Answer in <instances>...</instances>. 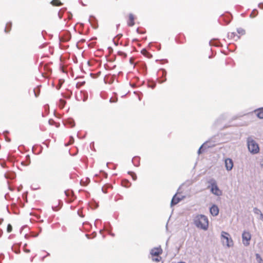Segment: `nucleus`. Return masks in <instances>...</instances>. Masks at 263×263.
I'll list each match as a JSON object with an SVG mask.
<instances>
[{
	"label": "nucleus",
	"instance_id": "obj_1",
	"mask_svg": "<svg viewBox=\"0 0 263 263\" xmlns=\"http://www.w3.org/2000/svg\"><path fill=\"white\" fill-rule=\"evenodd\" d=\"M195 225L200 229L206 230L208 228L209 221L207 217L204 215H197L194 219Z\"/></svg>",
	"mask_w": 263,
	"mask_h": 263
},
{
	"label": "nucleus",
	"instance_id": "obj_2",
	"mask_svg": "<svg viewBox=\"0 0 263 263\" xmlns=\"http://www.w3.org/2000/svg\"><path fill=\"white\" fill-rule=\"evenodd\" d=\"M208 188L210 189L211 192L215 196H221L222 195V191L218 187L216 180L211 178L208 181Z\"/></svg>",
	"mask_w": 263,
	"mask_h": 263
},
{
	"label": "nucleus",
	"instance_id": "obj_3",
	"mask_svg": "<svg viewBox=\"0 0 263 263\" xmlns=\"http://www.w3.org/2000/svg\"><path fill=\"white\" fill-rule=\"evenodd\" d=\"M247 142L248 150L251 154H256L259 153V145L251 137H249L247 138Z\"/></svg>",
	"mask_w": 263,
	"mask_h": 263
},
{
	"label": "nucleus",
	"instance_id": "obj_4",
	"mask_svg": "<svg viewBox=\"0 0 263 263\" xmlns=\"http://www.w3.org/2000/svg\"><path fill=\"white\" fill-rule=\"evenodd\" d=\"M230 235L228 233L222 232L221 240L223 245H226L228 247H230L233 245V240L231 238L229 237Z\"/></svg>",
	"mask_w": 263,
	"mask_h": 263
},
{
	"label": "nucleus",
	"instance_id": "obj_5",
	"mask_svg": "<svg viewBox=\"0 0 263 263\" xmlns=\"http://www.w3.org/2000/svg\"><path fill=\"white\" fill-rule=\"evenodd\" d=\"M166 74L167 72L165 70V69L163 68H161L159 70L157 73V74L158 76L157 81L159 83L161 84L165 82L166 81Z\"/></svg>",
	"mask_w": 263,
	"mask_h": 263
},
{
	"label": "nucleus",
	"instance_id": "obj_6",
	"mask_svg": "<svg viewBox=\"0 0 263 263\" xmlns=\"http://www.w3.org/2000/svg\"><path fill=\"white\" fill-rule=\"evenodd\" d=\"M242 238L243 245L247 246L250 244V240L251 239V235L249 232L244 231L242 234Z\"/></svg>",
	"mask_w": 263,
	"mask_h": 263
},
{
	"label": "nucleus",
	"instance_id": "obj_7",
	"mask_svg": "<svg viewBox=\"0 0 263 263\" xmlns=\"http://www.w3.org/2000/svg\"><path fill=\"white\" fill-rule=\"evenodd\" d=\"M181 190V185L178 187L177 192L173 196L171 202V206L173 207L174 205L177 204L181 201V198L179 197H176L177 194H180L181 193L180 190Z\"/></svg>",
	"mask_w": 263,
	"mask_h": 263
},
{
	"label": "nucleus",
	"instance_id": "obj_8",
	"mask_svg": "<svg viewBox=\"0 0 263 263\" xmlns=\"http://www.w3.org/2000/svg\"><path fill=\"white\" fill-rule=\"evenodd\" d=\"M71 35L69 31H66L63 33L61 35L59 36L60 42H66L71 39Z\"/></svg>",
	"mask_w": 263,
	"mask_h": 263
},
{
	"label": "nucleus",
	"instance_id": "obj_9",
	"mask_svg": "<svg viewBox=\"0 0 263 263\" xmlns=\"http://www.w3.org/2000/svg\"><path fill=\"white\" fill-rule=\"evenodd\" d=\"M162 253V249L161 247H155L152 249L150 251V254L152 257L160 256Z\"/></svg>",
	"mask_w": 263,
	"mask_h": 263
},
{
	"label": "nucleus",
	"instance_id": "obj_10",
	"mask_svg": "<svg viewBox=\"0 0 263 263\" xmlns=\"http://www.w3.org/2000/svg\"><path fill=\"white\" fill-rule=\"evenodd\" d=\"M231 18L232 15L230 13H228L227 15L222 14L220 16L218 21L220 23H221V22L223 21L227 25L230 23Z\"/></svg>",
	"mask_w": 263,
	"mask_h": 263
},
{
	"label": "nucleus",
	"instance_id": "obj_11",
	"mask_svg": "<svg viewBox=\"0 0 263 263\" xmlns=\"http://www.w3.org/2000/svg\"><path fill=\"white\" fill-rule=\"evenodd\" d=\"M116 76L115 75H111L110 74H107L105 76L104 78V81L105 83L107 84H112L115 79Z\"/></svg>",
	"mask_w": 263,
	"mask_h": 263
},
{
	"label": "nucleus",
	"instance_id": "obj_12",
	"mask_svg": "<svg viewBox=\"0 0 263 263\" xmlns=\"http://www.w3.org/2000/svg\"><path fill=\"white\" fill-rule=\"evenodd\" d=\"M88 21L93 28L97 29L98 27V21L95 16L90 15Z\"/></svg>",
	"mask_w": 263,
	"mask_h": 263
},
{
	"label": "nucleus",
	"instance_id": "obj_13",
	"mask_svg": "<svg viewBox=\"0 0 263 263\" xmlns=\"http://www.w3.org/2000/svg\"><path fill=\"white\" fill-rule=\"evenodd\" d=\"M225 166L227 171H230L232 170L233 167V162L232 159L230 158H227L225 160Z\"/></svg>",
	"mask_w": 263,
	"mask_h": 263
},
{
	"label": "nucleus",
	"instance_id": "obj_14",
	"mask_svg": "<svg viewBox=\"0 0 263 263\" xmlns=\"http://www.w3.org/2000/svg\"><path fill=\"white\" fill-rule=\"evenodd\" d=\"M219 208L217 205L215 204H213L210 208V213L213 216H216L219 214Z\"/></svg>",
	"mask_w": 263,
	"mask_h": 263
},
{
	"label": "nucleus",
	"instance_id": "obj_15",
	"mask_svg": "<svg viewBox=\"0 0 263 263\" xmlns=\"http://www.w3.org/2000/svg\"><path fill=\"white\" fill-rule=\"evenodd\" d=\"M22 243H14L12 247H11V250L12 251H13L16 254H20L21 252L20 251V247L21 246Z\"/></svg>",
	"mask_w": 263,
	"mask_h": 263
},
{
	"label": "nucleus",
	"instance_id": "obj_16",
	"mask_svg": "<svg viewBox=\"0 0 263 263\" xmlns=\"http://www.w3.org/2000/svg\"><path fill=\"white\" fill-rule=\"evenodd\" d=\"M64 123L65 125H68L71 127H73L75 126L74 120L72 118H69L65 120L64 122Z\"/></svg>",
	"mask_w": 263,
	"mask_h": 263
},
{
	"label": "nucleus",
	"instance_id": "obj_17",
	"mask_svg": "<svg viewBox=\"0 0 263 263\" xmlns=\"http://www.w3.org/2000/svg\"><path fill=\"white\" fill-rule=\"evenodd\" d=\"M132 162L134 166L136 167L139 166L140 163V157L138 156L134 157L132 160Z\"/></svg>",
	"mask_w": 263,
	"mask_h": 263
},
{
	"label": "nucleus",
	"instance_id": "obj_18",
	"mask_svg": "<svg viewBox=\"0 0 263 263\" xmlns=\"http://www.w3.org/2000/svg\"><path fill=\"white\" fill-rule=\"evenodd\" d=\"M135 17L132 13L129 14V18L127 22V24L129 26L132 27L135 25Z\"/></svg>",
	"mask_w": 263,
	"mask_h": 263
},
{
	"label": "nucleus",
	"instance_id": "obj_19",
	"mask_svg": "<svg viewBox=\"0 0 263 263\" xmlns=\"http://www.w3.org/2000/svg\"><path fill=\"white\" fill-rule=\"evenodd\" d=\"M139 70L140 72H142L143 73H145L146 72L147 67H146V65L145 63H141L139 65Z\"/></svg>",
	"mask_w": 263,
	"mask_h": 263
},
{
	"label": "nucleus",
	"instance_id": "obj_20",
	"mask_svg": "<svg viewBox=\"0 0 263 263\" xmlns=\"http://www.w3.org/2000/svg\"><path fill=\"white\" fill-rule=\"evenodd\" d=\"M226 119V116L225 115H221L220 116L218 119H217L214 125L215 126H218L221 124V122Z\"/></svg>",
	"mask_w": 263,
	"mask_h": 263
},
{
	"label": "nucleus",
	"instance_id": "obj_21",
	"mask_svg": "<svg viewBox=\"0 0 263 263\" xmlns=\"http://www.w3.org/2000/svg\"><path fill=\"white\" fill-rule=\"evenodd\" d=\"M209 44L210 46H214L216 47H218V46H221L220 43L217 39H213V40H211L209 42Z\"/></svg>",
	"mask_w": 263,
	"mask_h": 263
},
{
	"label": "nucleus",
	"instance_id": "obj_22",
	"mask_svg": "<svg viewBox=\"0 0 263 263\" xmlns=\"http://www.w3.org/2000/svg\"><path fill=\"white\" fill-rule=\"evenodd\" d=\"M257 112L256 116L259 119H263V107L258 108L254 111Z\"/></svg>",
	"mask_w": 263,
	"mask_h": 263
},
{
	"label": "nucleus",
	"instance_id": "obj_23",
	"mask_svg": "<svg viewBox=\"0 0 263 263\" xmlns=\"http://www.w3.org/2000/svg\"><path fill=\"white\" fill-rule=\"evenodd\" d=\"M141 52L143 55H144L145 57H147L148 59H151L153 57L152 54L151 53L148 52L145 48L142 49Z\"/></svg>",
	"mask_w": 263,
	"mask_h": 263
},
{
	"label": "nucleus",
	"instance_id": "obj_24",
	"mask_svg": "<svg viewBox=\"0 0 263 263\" xmlns=\"http://www.w3.org/2000/svg\"><path fill=\"white\" fill-rule=\"evenodd\" d=\"M30 162H31V160H30V156L29 155H27L26 156V160L25 161H22L21 162V164L24 166H28L30 164Z\"/></svg>",
	"mask_w": 263,
	"mask_h": 263
},
{
	"label": "nucleus",
	"instance_id": "obj_25",
	"mask_svg": "<svg viewBox=\"0 0 263 263\" xmlns=\"http://www.w3.org/2000/svg\"><path fill=\"white\" fill-rule=\"evenodd\" d=\"M208 143H204L199 148L198 151V154H202L205 149H207L206 146L208 145Z\"/></svg>",
	"mask_w": 263,
	"mask_h": 263
},
{
	"label": "nucleus",
	"instance_id": "obj_26",
	"mask_svg": "<svg viewBox=\"0 0 263 263\" xmlns=\"http://www.w3.org/2000/svg\"><path fill=\"white\" fill-rule=\"evenodd\" d=\"M204 143H208V145L206 146V148L213 147L215 146V141H213L212 140H210L209 141H207L205 142Z\"/></svg>",
	"mask_w": 263,
	"mask_h": 263
},
{
	"label": "nucleus",
	"instance_id": "obj_27",
	"mask_svg": "<svg viewBox=\"0 0 263 263\" xmlns=\"http://www.w3.org/2000/svg\"><path fill=\"white\" fill-rule=\"evenodd\" d=\"M11 27H12V22H8L6 24V27L5 28V32L6 33L9 32L11 30Z\"/></svg>",
	"mask_w": 263,
	"mask_h": 263
},
{
	"label": "nucleus",
	"instance_id": "obj_28",
	"mask_svg": "<svg viewBox=\"0 0 263 263\" xmlns=\"http://www.w3.org/2000/svg\"><path fill=\"white\" fill-rule=\"evenodd\" d=\"M16 174L14 172H10L5 174L6 178H9L11 179H13L15 178Z\"/></svg>",
	"mask_w": 263,
	"mask_h": 263
},
{
	"label": "nucleus",
	"instance_id": "obj_29",
	"mask_svg": "<svg viewBox=\"0 0 263 263\" xmlns=\"http://www.w3.org/2000/svg\"><path fill=\"white\" fill-rule=\"evenodd\" d=\"M156 86V83L154 81L148 80L147 82V86L149 88L154 89Z\"/></svg>",
	"mask_w": 263,
	"mask_h": 263
},
{
	"label": "nucleus",
	"instance_id": "obj_30",
	"mask_svg": "<svg viewBox=\"0 0 263 263\" xmlns=\"http://www.w3.org/2000/svg\"><path fill=\"white\" fill-rule=\"evenodd\" d=\"M228 37L230 39H234L235 37H236L237 39H235L236 41L240 39V36L236 34L234 32L228 33Z\"/></svg>",
	"mask_w": 263,
	"mask_h": 263
},
{
	"label": "nucleus",
	"instance_id": "obj_31",
	"mask_svg": "<svg viewBox=\"0 0 263 263\" xmlns=\"http://www.w3.org/2000/svg\"><path fill=\"white\" fill-rule=\"evenodd\" d=\"M131 184V183L127 180H123L122 182V186L125 187H129Z\"/></svg>",
	"mask_w": 263,
	"mask_h": 263
},
{
	"label": "nucleus",
	"instance_id": "obj_32",
	"mask_svg": "<svg viewBox=\"0 0 263 263\" xmlns=\"http://www.w3.org/2000/svg\"><path fill=\"white\" fill-rule=\"evenodd\" d=\"M50 3L54 6H59L62 5V3L60 0H52Z\"/></svg>",
	"mask_w": 263,
	"mask_h": 263
},
{
	"label": "nucleus",
	"instance_id": "obj_33",
	"mask_svg": "<svg viewBox=\"0 0 263 263\" xmlns=\"http://www.w3.org/2000/svg\"><path fill=\"white\" fill-rule=\"evenodd\" d=\"M66 103V101L62 99L59 100V106L61 109H63Z\"/></svg>",
	"mask_w": 263,
	"mask_h": 263
},
{
	"label": "nucleus",
	"instance_id": "obj_34",
	"mask_svg": "<svg viewBox=\"0 0 263 263\" xmlns=\"http://www.w3.org/2000/svg\"><path fill=\"white\" fill-rule=\"evenodd\" d=\"M104 229L107 232H109L111 231L112 227L109 222L104 223Z\"/></svg>",
	"mask_w": 263,
	"mask_h": 263
},
{
	"label": "nucleus",
	"instance_id": "obj_35",
	"mask_svg": "<svg viewBox=\"0 0 263 263\" xmlns=\"http://www.w3.org/2000/svg\"><path fill=\"white\" fill-rule=\"evenodd\" d=\"M63 204V202L61 200H59V207L58 206H52V209L53 211H58V210H59V209L61 208L62 206V205Z\"/></svg>",
	"mask_w": 263,
	"mask_h": 263
},
{
	"label": "nucleus",
	"instance_id": "obj_36",
	"mask_svg": "<svg viewBox=\"0 0 263 263\" xmlns=\"http://www.w3.org/2000/svg\"><path fill=\"white\" fill-rule=\"evenodd\" d=\"M128 174L130 175L132 177V179H133V180L135 181L137 180V175L135 173H134V172H132V171H128Z\"/></svg>",
	"mask_w": 263,
	"mask_h": 263
},
{
	"label": "nucleus",
	"instance_id": "obj_37",
	"mask_svg": "<svg viewBox=\"0 0 263 263\" xmlns=\"http://www.w3.org/2000/svg\"><path fill=\"white\" fill-rule=\"evenodd\" d=\"M90 206L91 208H92L93 209H95L99 206V204H98V203L96 202V201H93L90 203Z\"/></svg>",
	"mask_w": 263,
	"mask_h": 263
},
{
	"label": "nucleus",
	"instance_id": "obj_38",
	"mask_svg": "<svg viewBox=\"0 0 263 263\" xmlns=\"http://www.w3.org/2000/svg\"><path fill=\"white\" fill-rule=\"evenodd\" d=\"M255 256H256V260L257 261V262L258 263H262V258L261 257L260 255L259 254L256 253L255 254Z\"/></svg>",
	"mask_w": 263,
	"mask_h": 263
},
{
	"label": "nucleus",
	"instance_id": "obj_39",
	"mask_svg": "<svg viewBox=\"0 0 263 263\" xmlns=\"http://www.w3.org/2000/svg\"><path fill=\"white\" fill-rule=\"evenodd\" d=\"M111 187V185L106 184V185H105L102 187V191L104 193L106 194V193H107V191H106L108 187Z\"/></svg>",
	"mask_w": 263,
	"mask_h": 263
},
{
	"label": "nucleus",
	"instance_id": "obj_40",
	"mask_svg": "<svg viewBox=\"0 0 263 263\" xmlns=\"http://www.w3.org/2000/svg\"><path fill=\"white\" fill-rule=\"evenodd\" d=\"M258 14V11L256 9H254L250 15L251 17H255Z\"/></svg>",
	"mask_w": 263,
	"mask_h": 263
},
{
	"label": "nucleus",
	"instance_id": "obj_41",
	"mask_svg": "<svg viewBox=\"0 0 263 263\" xmlns=\"http://www.w3.org/2000/svg\"><path fill=\"white\" fill-rule=\"evenodd\" d=\"M237 31L238 34L241 35H244L246 33L245 30L241 28H237Z\"/></svg>",
	"mask_w": 263,
	"mask_h": 263
},
{
	"label": "nucleus",
	"instance_id": "obj_42",
	"mask_svg": "<svg viewBox=\"0 0 263 263\" xmlns=\"http://www.w3.org/2000/svg\"><path fill=\"white\" fill-rule=\"evenodd\" d=\"M161 259V257L160 256H155V257H152V260L154 261H155L156 262H159Z\"/></svg>",
	"mask_w": 263,
	"mask_h": 263
},
{
	"label": "nucleus",
	"instance_id": "obj_43",
	"mask_svg": "<svg viewBox=\"0 0 263 263\" xmlns=\"http://www.w3.org/2000/svg\"><path fill=\"white\" fill-rule=\"evenodd\" d=\"M85 81L77 83L76 84L77 88L79 89L81 87L83 86L85 84Z\"/></svg>",
	"mask_w": 263,
	"mask_h": 263
},
{
	"label": "nucleus",
	"instance_id": "obj_44",
	"mask_svg": "<svg viewBox=\"0 0 263 263\" xmlns=\"http://www.w3.org/2000/svg\"><path fill=\"white\" fill-rule=\"evenodd\" d=\"M253 212L257 215H259L260 213H261V212L259 209H258L257 208H253Z\"/></svg>",
	"mask_w": 263,
	"mask_h": 263
},
{
	"label": "nucleus",
	"instance_id": "obj_45",
	"mask_svg": "<svg viewBox=\"0 0 263 263\" xmlns=\"http://www.w3.org/2000/svg\"><path fill=\"white\" fill-rule=\"evenodd\" d=\"M118 54L119 55H120L121 57H123V58H125L126 57H127V54L126 53H125L123 51H119L118 52Z\"/></svg>",
	"mask_w": 263,
	"mask_h": 263
},
{
	"label": "nucleus",
	"instance_id": "obj_46",
	"mask_svg": "<svg viewBox=\"0 0 263 263\" xmlns=\"http://www.w3.org/2000/svg\"><path fill=\"white\" fill-rule=\"evenodd\" d=\"M33 92H34L35 97H37L40 95V91L39 89L37 90V88H34L33 89Z\"/></svg>",
	"mask_w": 263,
	"mask_h": 263
},
{
	"label": "nucleus",
	"instance_id": "obj_47",
	"mask_svg": "<svg viewBox=\"0 0 263 263\" xmlns=\"http://www.w3.org/2000/svg\"><path fill=\"white\" fill-rule=\"evenodd\" d=\"M12 231V226L10 224H8L7 227V231L8 233H10Z\"/></svg>",
	"mask_w": 263,
	"mask_h": 263
},
{
	"label": "nucleus",
	"instance_id": "obj_48",
	"mask_svg": "<svg viewBox=\"0 0 263 263\" xmlns=\"http://www.w3.org/2000/svg\"><path fill=\"white\" fill-rule=\"evenodd\" d=\"M136 31L139 34H144V33H145V30H141L139 28H138L137 29Z\"/></svg>",
	"mask_w": 263,
	"mask_h": 263
},
{
	"label": "nucleus",
	"instance_id": "obj_49",
	"mask_svg": "<svg viewBox=\"0 0 263 263\" xmlns=\"http://www.w3.org/2000/svg\"><path fill=\"white\" fill-rule=\"evenodd\" d=\"M64 12V9H61L58 12V16L60 19L62 18V13Z\"/></svg>",
	"mask_w": 263,
	"mask_h": 263
},
{
	"label": "nucleus",
	"instance_id": "obj_50",
	"mask_svg": "<svg viewBox=\"0 0 263 263\" xmlns=\"http://www.w3.org/2000/svg\"><path fill=\"white\" fill-rule=\"evenodd\" d=\"M118 101V98L117 97L115 98H111L110 99H109V102L110 103H116Z\"/></svg>",
	"mask_w": 263,
	"mask_h": 263
},
{
	"label": "nucleus",
	"instance_id": "obj_51",
	"mask_svg": "<svg viewBox=\"0 0 263 263\" xmlns=\"http://www.w3.org/2000/svg\"><path fill=\"white\" fill-rule=\"evenodd\" d=\"M159 61L158 60H157L156 61ZM160 61V64H163L164 63H166L168 62V61L167 59H161L159 60Z\"/></svg>",
	"mask_w": 263,
	"mask_h": 263
},
{
	"label": "nucleus",
	"instance_id": "obj_52",
	"mask_svg": "<svg viewBox=\"0 0 263 263\" xmlns=\"http://www.w3.org/2000/svg\"><path fill=\"white\" fill-rule=\"evenodd\" d=\"M66 196H70V194H72V192L70 191L66 190L64 192Z\"/></svg>",
	"mask_w": 263,
	"mask_h": 263
},
{
	"label": "nucleus",
	"instance_id": "obj_53",
	"mask_svg": "<svg viewBox=\"0 0 263 263\" xmlns=\"http://www.w3.org/2000/svg\"><path fill=\"white\" fill-rule=\"evenodd\" d=\"M26 246H27V243L24 244V247H23L24 251L26 252V253H29L30 252V250L29 249H25V247Z\"/></svg>",
	"mask_w": 263,
	"mask_h": 263
},
{
	"label": "nucleus",
	"instance_id": "obj_54",
	"mask_svg": "<svg viewBox=\"0 0 263 263\" xmlns=\"http://www.w3.org/2000/svg\"><path fill=\"white\" fill-rule=\"evenodd\" d=\"M122 36V34L120 33L117 34L114 39H115V40H119Z\"/></svg>",
	"mask_w": 263,
	"mask_h": 263
},
{
	"label": "nucleus",
	"instance_id": "obj_55",
	"mask_svg": "<svg viewBox=\"0 0 263 263\" xmlns=\"http://www.w3.org/2000/svg\"><path fill=\"white\" fill-rule=\"evenodd\" d=\"M84 96L83 98V101L84 102H85L88 99V95L85 92H84Z\"/></svg>",
	"mask_w": 263,
	"mask_h": 263
},
{
	"label": "nucleus",
	"instance_id": "obj_56",
	"mask_svg": "<svg viewBox=\"0 0 263 263\" xmlns=\"http://www.w3.org/2000/svg\"><path fill=\"white\" fill-rule=\"evenodd\" d=\"M54 122H55L52 119H50L48 121L49 124L51 125H53L54 124Z\"/></svg>",
	"mask_w": 263,
	"mask_h": 263
},
{
	"label": "nucleus",
	"instance_id": "obj_57",
	"mask_svg": "<svg viewBox=\"0 0 263 263\" xmlns=\"http://www.w3.org/2000/svg\"><path fill=\"white\" fill-rule=\"evenodd\" d=\"M259 164L261 168H263V157H262L259 160Z\"/></svg>",
	"mask_w": 263,
	"mask_h": 263
},
{
	"label": "nucleus",
	"instance_id": "obj_58",
	"mask_svg": "<svg viewBox=\"0 0 263 263\" xmlns=\"http://www.w3.org/2000/svg\"><path fill=\"white\" fill-rule=\"evenodd\" d=\"M5 198L6 200H8V199L10 198V195L8 193H7L5 195Z\"/></svg>",
	"mask_w": 263,
	"mask_h": 263
},
{
	"label": "nucleus",
	"instance_id": "obj_59",
	"mask_svg": "<svg viewBox=\"0 0 263 263\" xmlns=\"http://www.w3.org/2000/svg\"><path fill=\"white\" fill-rule=\"evenodd\" d=\"M47 34V32L45 30H43L42 31V35L44 38H45V35Z\"/></svg>",
	"mask_w": 263,
	"mask_h": 263
},
{
	"label": "nucleus",
	"instance_id": "obj_60",
	"mask_svg": "<svg viewBox=\"0 0 263 263\" xmlns=\"http://www.w3.org/2000/svg\"><path fill=\"white\" fill-rule=\"evenodd\" d=\"M112 41L116 46H117L118 45V42L117 40H115V39H113Z\"/></svg>",
	"mask_w": 263,
	"mask_h": 263
},
{
	"label": "nucleus",
	"instance_id": "obj_61",
	"mask_svg": "<svg viewBox=\"0 0 263 263\" xmlns=\"http://www.w3.org/2000/svg\"><path fill=\"white\" fill-rule=\"evenodd\" d=\"M72 13L70 12H68V17L69 19H71L72 18Z\"/></svg>",
	"mask_w": 263,
	"mask_h": 263
},
{
	"label": "nucleus",
	"instance_id": "obj_62",
	"mask_svg": "<svg viewBox=\"0 0 263 263\" xmlns=\"http://www.w3.org/2000/svg\"><path fill=\"white\" fill-rule=\"evenodd\" d=\"M73 142H74V138H73V137H72V136H70V143L71 144L73 143Z\"/></svg>",
	"mask_w": 263,
	"mask_h": 263
},
{
	"label": "nucleus",
	"instance_id": "obj_63",
	"mask_svg": "<svg viewBox=\"0 0 263 263\" xmlns=\"http://www.w3.org/2000/svg\"><path fill=\"white\" fill-rule=\"evenodd\" d=\"M77 137L79 138V139H83L85 137V136H83V137H81L80 135V132H79L77 134Z\"/></svg>",
	"mask_w": 263,
	"mask_h": 263
},
{
	"label": "nucleus",
	"instance_id": "obj_64",
	"mask_svg": "<svg viewBox=\"0 0 263 263\" xmlns=\"http://www.w3.org/2000/svg\"><path fill=\"white\" fill-rule=\"evenodd\" d=\"M258 7L260 8H263V3H260L258 4Z\"/></svg>",
	"mask_w": 263,
	"mask_h": 263
}]
</instances>
